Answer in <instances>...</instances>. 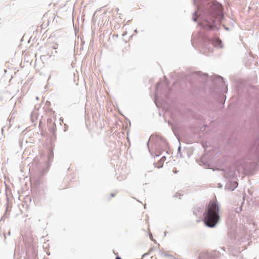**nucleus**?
<instances>
[{"instance_id":"3","label":"nucleus","mask_w":259,"mask_h":259,"mask_svg":"<svg viewBox=\"0 0 259 259\" xmlns=\"http://www.w3.org/2000/svg\"><path fill=\"white\" fill-rule=\"evenodd\" d=\"M237 185H238V184H237V182H234V186L235 187H236V186H237Z\"/></svg>"},{"instance_id":"2","label":"nucleus","mask_w":259,"mask_h":259,"mask_svg":"<svg viewBox=\"0 0 259 259\" xmlns=\"http://www.w3.org/2000/svg\"><path fill=\"white\" fill-rule=\"evenodd\" d=\"M213 6L212 8V10H216L219 11V13L221 12L222 11V6L218 3H213Z\"/></svg>"},{"instance_id":"5","label":"nucleus","mask_w":259,"mask_h":259,"mask_svg":"<svg viewBox=\"0 0 259 259\" xmlns=\"http://www.w3.org/2000/svg\"><path fill=\"white\" fill-rule=\"evenodd\" d=\"M111 196H112V197H113L114 195V194H111Z\"/></svg>"},{"instance_id":"1","label":"nucleus","mask_w":259,"mask_h":259,"mask_svg":"<svg viewBox=\"0 0 259 259\" xmlns=\"http://www.w3.org/2000/svg\"><path fill=\"white\" fill-rule=\"evenodd\" d=\"M220 220L219 207L215 200H211L206 208L204 214V222L208 227H213Z\"/></svg>"},{"instance_id":"4","label":"nucleus","mask_w":259,"mask_h":259,"mask_svg":"<svg viewBox=\"0 0 259 259\" xmlns=\"http://www.w3.org/2000/svg\"><path fill=\"white\" fill-rule=\"evenodd\" d=\"M115 259H121V258L119 257H116Z\"/></svg>"},{"instance_id":"6","label":"nucleus","mask_w":259,"mask_h":259,"mask_svg":"<svg viewBox=\"0 0 259 259\" xmlns=\"http://www.w3.org/2000/svg\"><path fill=\"white\" fill-rule=\"evenodd\" d=\"M54 48V49H56V46H55V47Z\"/></svg>"},{"instance_id":"7","label":"nucleus","mask_w":259,"mask_h":259,"mask_svg":"<svg viewBox=\"0 0 259 259\" xmlns=\"http://www.w3.org/2000/svg\"><path fill=\"white\" fill-rule=\"evenodd\" d=\"M54 48V49H56V46H55V47Z\"/></svg>"}]
</instances>
